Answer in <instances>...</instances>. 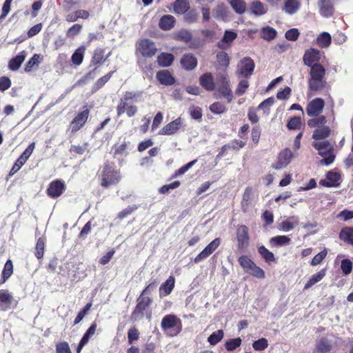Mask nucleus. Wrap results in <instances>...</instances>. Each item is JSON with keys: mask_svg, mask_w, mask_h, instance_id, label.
<instances>
[{"mask_svg": "<svg viewBox=\"0 0 353 353\" xmlns=\"http://www.w3.org/2000/svg\"><path fill=\"white\" fill-rule=\"evenodd\" d=\"M142 92H126L122 98L125 101L132 102H138L141 99Z\"/></svg>", "mask_w": 353, "mask_h": 353, "instance_id": "47", "label": "nucleus"}, {"mask_svg": "<svg viewBox=\"0 0 353 353\" xmlns=\"http://www.w3.org/2000/svg\"><path fill=\"white\" fill-rule=\"evenodd\" d=\"M89 115V110H85L79 112L70 123V128L72 132L78 131L86 122Z\"/></svg>", "mask_w": 353, "mask_h": 353, "instance_id": "16", "label": "nucleus"}, {"mask_svg": "<svg viewBox=\"0 0 353 353\" xmlns=\"http://www.w3.org/2000/svg\"><path fill=\"white\" fill-rule=\"evenodd\" d=\"M175 38L177 40L188 43L192 40V35L189 31L181 30L176 34Z\"/></svg>", "mask_w": 353, "mask_h": 353, "instance_id": "54", "label": "nucleus"}, {"mask_svg": "<svg viewBox=\"0 0 353 353\" xmlns=\"http://www.w3.org/2000/svg\"><path fill=\"white\" fill-rule=\"evenodd\" d=\"M319 7L322 15L329 17L332 14L333 8L330 0H319Z\"/></svg>", "mask_w": 353, "mask_h": 353, "instance_id": "35", "label": "nucleus"}, {"mask_svg": "<svg viewBox=\"0 0 353 353\" xmlns=\"http://www.w3.org/2000/svg\"><path fill=\"white\" fill-rule=\"evenodd\" d=\"M13 272V265L10 260H8L2 272V278L0 283H4Z\"/></svg>", "mask_w": 353, "mask_h": 353, "instance_id": "45", "label": "nucleus"}, {"mask_svg": "<svg viewBox=\"0 0 353 353\" xmlns=\"http://www.w3.org/2000/svg\"><path fill=\"white\" fill-rule=\"evenodd\" d=\"M250 11L255 16H262L267 13L268 8L262 2L256 0L250 4Z\"/></svg>", "mask_w": 353, "mask_h": 353, "instance_id": "25", "label": "nucleus"}, {"mask_svg": "<svg viewBox=\"0 0 353 353\" xmlns=\"http://www.w3.org/2000/svg\"><path fill=\"white\" fill-rule=\"evenodd\" d=\"M312 146L318 150L319 154L323 157L320 161L321 165H327L334 161L335 158L334 148L329 141H314L312 142Z\"/></svg>", "mask_w": 353, "mask_h": 353, "instance_id": "2", "label": "nucleus"}, {"mask_svg": "<svg viewBox=\"0 0 353 353\" xmlns=\"http://www.w3.org/2000/svg\"><path fill=\"white\" fill-rule=\"evenodd\" d=\"M341 268L345 275H348L352 270V263L349 259H343L341 261Z\"/></svg>", "mask_w": 353, "mask_h": 353, "instance_id": "62", "label": "nucleus"}, {"mask_svg": "<svg viewBox=\"0 0 353 353\" xmlns=\"http://www.w3.org/2000/svg\"><path fill=\"white\" fill-rule=\"evenodd\" d=\"M210 110L214 114H221L226 111V107L220 102H215L210 106Z\"/></svg>", "mask_w": 353, "mask_h": 353, "instance_id": "58", "label": "nucleus"}, {"mask_svg": "<svg viewBox=\"0 0 353 353\" xmlns=\"http://www.w3.org/2000/svg\"><path fill=\"white\" fill-rule=\"evenodd\" d=\"M339 238L353 246V228L345 227L343 228L339 233Z\"/></svg>", "mask_w": 353, "mask_h": 353, "instance_id": "31", "label": "nucleus"}, {"mask_svg": "<svg viewBox=\"0 0 353 353\" xmlns=\"http://www.w3.org/2000/svg\"><path fill=\"white\" fill-rule=\"evenodd\" d=\"M241 344V338L238 337L236 339H230L225 343V348L228 351H232L236 347H239Z\"/></svg>", "mask_w": 353, "mask_h": 353, "instance_id": "57", "label": "nucleus"}, {"mask_svg": "<svg viewBox=\"0 0 353 353\" xmlns=\"http://www.w3.org/2000/svg\"><path fill=\"white\" fill-rule=\"evenodd\" d=\"M65 183L61 180H56L50 183L48 190L47 194L52 198H57L65 190Z\"/></svg>", "mask_w": 353, "mask_h": 353, "instance_id": "17", "label": "nucleus"}, {"mask_svg": "<svg viewBox=\"0 0 353 353\" xmlns=\"http://www.w3.org/2000/svg\"><path fill=\"white\" fill-rule=\"evenodd\" d=\"M300 2L299 0H285L284 11L290 14H292L299 9Z\"/></svg>", "mask_w": 353, "mask_h": 353, "instance_id": "34", "label": "nucleus"}, {"mask_svg": "<svg viewBox=\"0 0 353 353\" xmlns=\"http://www.w3.org/2000/svg\"><path fill=\"white\" fill-rule=\"evenodd\" d=\"M175 279L170 276L159 288L160 296L169 295L174 288Z\"/></svg>", "mask_w": 353, "mask_h": 353, "instance_id": "23", "label": "nucleus"}, {"mask_svg": "<svg viewBox=\"0 0 353 353\" xmlns=\"http://www.w3.org/2000/svg\"><path fill=\"white\" fill-rule=\"evenodd\" d=\"M189 9L188 0H176L174 3V10L176 14H183Z\"/></svg>", "mask_w": 353, "mask_h": 353, "instance_id": "39", "label": "nucleus"}, {"mask_svg": "<svg viewBox=\"0 0 353 353\" xmlns=\"http://www.w3.org/2000/svg\"><path fill=\"white\" fill-rule=\"evenodd\" d=\"M325 70L321 64H315L310 68V78L308 81V86L311 90L316 91L325 87Z\"/></svg>", "mask_w": 353, "mask_h": 353, "instance_id": "1", "label": "nucleus"}, {"mask_svg": "<svg viewBox=\"0 0 353 353\" xmlns=\"http://www.w3.org/2000/svg\"><path fill=\"white\" fill-rule=\"evenodd\" d=\"M162 330L170 336L178 335L182 330V323L179 318L174 314L165 315L161 323Z\"/></svg>", "mask_w": 353, "mask_h": 353, "instance_id": "3", "label": "nucleus"}, {"mask_svg": "<svg viewBox=\"0 0 353 353\" xmlns=\"http://www.w3.org/2000/svg\"><path fill=\"white\" fill-rule=\"evenodd\" d=\"M85 51V48L83 46H81L75 50L71 57L72 62L74 65H79L82 63Z\"/></svg>", "mask_w": 353, "mask_h": 353, "instance_id": "37", "label": "nucleus"}, {"mask_svg": "<svg viewBox=\"0 0 353 353\" xmlns=\"http://www.w3.org/2000/svg\"><path fill=\"white\" fill-rule=\"evenodd\" d=\"M182 67L186 70H192L197 65V59L192 54L188 53L184 54L181 59Z\"/></svg>", "mask_w": 353, "mask_h": 353, "instance_id": "21", "label": "nucleus"}, {"mask_svg": "<svg viewBox=\"0 0 353 353\" xmlns=\"http://www.w3.org/2000/svg\"><path fill=\"white\" fill-rule=\"evenodd\" d=\"M13 301L12 295L7 290H0V307L3 310H8Z\"/></svg>", "mask_w": 353, "mask_h": 353, "instance_id": "24", "label": "nucleus"}, {"mask_svg": "<svg viewBox=\"0 0 353 353\" xmlns=\"http://www.w3.org/2000/svg\"><path fill=\"white\" fill-rule=\"evenodd\" d=\"M45 248V240L43 238H39L37 242L35 247V255L38 259H41L43 256Z\"/></svg>", "mask_w": 353, "mask_h": 353, "instance_id": "55", "label": "nucleus"}, {"mask_svg": "<svg viewBox=\"0 0 353 353\" xmlns=\"http://www.w3.org/2000/svg\"><path fill=\"white\" fill-rule=\"evenodd\" d=\"M137 302L138 303L137 306L132 314V318L134 319L143 317V311L148 307L151 300L148 297H142L141 295V296L138 299Z\"/></svg>", "mask_w": 353, "mask_h": 353, "instance_id": "15", "label": "nucleus"}, {"mask_svg": "<svg viewBox=\"0 0 353 353\" xmlns=\"http://www.w3.org/2000/svg\"><path fill=\"white\" fill-rule=\"evenodd\" d=\"M341 176L333 172H329L327 174L326 179L321 180L320 183L326 187H336L339 184Z\"/></svg>", "mask_w": 353, "mask_h": 353, "instance_id": "22", "label": "nucleus"}, {"mask_svg": "<svg viewBox=\"0 0 353 353\" xmlns=\"http://www.w3.org/2000/svg\"><path fill=\"white\" fill-rule=\"evenodd\" d=\"M259 253L268 263L274 261L275 258L274 254L266 249L263 245H261L258 249Z\"/></svg>", "mask_w": 353, "mask_h": 353, "instance_id": "48", "label": "nucleus"}, {"mask_svg": "<svg viewBox=\"0 0 353 353\" xmlns=\"http://www.w3.org/2000/svg\"><path fill=\"white\" fill-rule=\"evenodd\" d=\"M238 261L243 270L249 274L258 279L265 278L264 271L257 266L250 259L245 255H242L238 259Z\"/></svg>", "mask_w": 353, "mask_h": 353, "instance_id": "5", "label": "nucleus"}, {"mask_svg": "<svg viewBox=\"0 0 353 353\" xmlns=\"http://www.w3.org/2000/svg\"><path fill=\"white\" fill-rule=\"evenodd\" d=\"M252 199V190L249 188H246L243 196L241 201V208L243 212H247L250 205Z\"/></svg>", "mask_w": 353, "mask_h": 353, "instance_id": "38", "label": "nucleus"}, {"mask_svg": "<svg viewBox=\"0 0 353 353\" xmlns=\"http://www.w3.org/2000/svg\"><path fill=\"white\" fill-rule=\"evenodd\" d=\"M320 58L321 52L319 50L314 48H310L305 52L303 61L305 65L311 68L315 64H319L318 62Z\"/></svg>", "mask_w": 353, "mask_h": 353, "instance_id": "14", "label": "nucleus"}, {"mask_svg": "<svg viewBox=\"0 0 353 353\" xmlns=\"http://www.w3.org/2000/svg\"><path fill=\"white\" fill-rule=\"evenodd\" d=\"M292 158V152L289 148H285L279 153L277 162L272 166L276 170L285 168L290 164Z\"/></svg>", "mask_w": 353, "mask_h": 353, "instance_id": "11", "label": "nucleus"}, {"mask_svg": "<svg viewBox=\"0 0 353 353\" xmlns=\"http://www.w3.org/2000/svg\"><path fill=\"white\" fill-rule=\"evenodd\" d=\"M137 106L132 105L130 102L123 99H120V102L117 107V115L119 117L125 112L128 117H132L137 114Z\"/></svg>", "mask_w": 353, "mask_h": 353, "instance_id": "12", "label": "nucleus"}, {"mask_svg": "<svg viewBox=\"0 0 353 353\" xmlns=\"http://www.w3.org/2000/svg\"><path fill=\"white\" fill-rule=\"evenodd\" d=\"M200 84L207 90L212 91L214 89L215 84L211 73H205L200 77Z\"/></svg>", "mask_w": 353, "mask_h": 353, "instance_id": "27", "label": "nucleus"}, {"mask_svg": "<svg viewBox=\"0 0 353 353\" xmlns=\"http://www.w3.org/2000/svg\"><path fill=\"white\" fill-rule=\"evenodd\" d=\"M237 37V34L231 30H225L222 39L217 43V46L220 49H227Z\"/></svg>", "mask_w": 353, "mask_h": 353, "instance_id": "19", "label": "nucleus"}, {"mask_svg": "<svg viewBox=\"0 0 353 353\" xmlns=\"http://www.w3.org/2000/svg\"><path fill=\"white\" fill-rule=\"evenodd\" d=\"M276 36V30L269 26L262 28L261 31V37L265 40H272L274 39Z\"/></svg>", "mask_w": 353, "mask_h": 353, "instance_id": "46", "label": "nucleus"}, {"mask_svg": "<svg viewBox=\"0 0 353 353\" xmlns=\"http://www.w3.org/2000/svg\"><path fill=\"white\" fill-rule=\"evenodd\" d=\"M90 13L85 10H79L68 14L65 16V20L68 22H74L78 19H86L89 17Z\"/></svg>", "mask_w": 353, "mask_h": 353, "instance_id": "28", "label": "nucleus"}, {"mask_svg": "<svg viewBox=\"0 0 353 353\" xmlns=\"http://www.w3.org/2000/svg\"><path fill=\"white\" fill-rule=\"evenodd\" d=\"M332 38L329 33L324 32L316 39L317 45L321 48H327L331 43Z\"/></svg>", "mask_w": 353, "mask_h": 353, "instance_id": "41", "label": "nucleus"}, {"mask_svg": "<svg viewBox=\"0 0 353 353\" xmlns=\"http://www.w3.org/2000/svg\"><path fill=\"white\" fill-rule=\"evenodd\" d=\"M223 336H224L223 331L222 330H219L213 332L208 337V341L210 345H214L222 340V339L223 338Z\"/></svg>", "mask_w": 353, "mask_h": 353, "instance_id": "50", "label": "nucleus"}, {"mask_svg": "<svg viewBox=\"0 0 353 353\" xmlns=\"http://www.w3.org/2000/svg\"><path fill=\"white\" fill-rule=\"evenodd\" d=\"M157 79L163 85H170L174 83V79L168 70H161L157 72Z\"/></svg>", "mask_w": 353, "mask_h": 353, "instance_id": "26", "label": "nucleus"}, {"mask_svg": "<svg viewBox=\"0 0 353 353\" xmlns=\"http://www.w3.org/2000/svg\"><path fill=\"white\" fill-rule=\"evenodd\" d=\"M301 126V121L300 117H294L292 118L288 125L287 127L290 130H297L299 129Z\"/></svg>", "mask_w": 353, "mask_h": 353, "instance_id": "63", "label": "nucleus"}, {"mask_svg": "<svg viewBox=\"0 0 353 353\" xmlns=\"http://www.w3.org/2000/svg\"><path fill=\"white\" fill-rule=\"evenodd\" d=\"M175 23V19L172 15L163 16L159 21V27L163 30H169L173 28Z\"/></svg>", "mask_w": 353, "mask_h": 353, "instance_id": "32", "label": "nucleus"}, {"mask_svg": "<svg viewBox=\"0 0 353 353\" xmlns=\"http://www.w3.org/2000/svg\"><path fill=\"white\" fill-rule=\"evenodd\" d=\"M82 26L78 23L74 24L68 29L66 32V36L69 38H73L77 35L81 30Z\"/></svg>", "mask_w": 353, "mask_h": 353, "instance_id": "61", "label": "nucleus"}, {"mask_svg": "<svg viewBox=\"0 0 353 353\" xmlns=\"http://www.w3.org/2000/svg\"><path fill=\"white\" fill-rule=\"evenodd\" d=\"M236 74L243 77H248L252 74L254 69V63L250 57H244L237 65Z\"/></svg>", "mask_w": 353, "mask_h": 353, "instance_id": "8", "label": "nucleus"}, {"mask_svg": "<svg viewBox=\"0 0 353 353\" xmlns=\"http://www.w3.org/2000/svg\"><path fill=\"white\" fill-rule=\"evenodd\" d=\"M290 241V239L287 236H276L270 239V243L276 246H282L288 245Z\"/></svg>", "mask_w": 353, "mask_h": 353, "instance_id": "49", "label": "nucleus"}, {"mask_svg": "<svg viewBox=\"0 0 353 353\" xmlns=\"http://www.w3.org/2000/svg\"><path fill=\"white\" fill-rule=\"evenodd\" d=\"M222 83L218 88V91L230 103L233 100V94L230 87V83L225 75L222 76Z\"/></svg>", "mask_w": 353, "mask_h": 353, "instance_id": "18", "label": "nucleus"}, {"mask_svg": "<svg viewBox=\"0 0 353 353\" xmlns=\"http://www.w3.org/2000/svg\"><path fill=\"white\" fill-rule=\"evenodd\" d=\"M220 243L221 239L219 238L214 239L194 258V262L198 263L207 259L217 249Z\"/></svg>", "mask_w": 353, "mask_h": 353, "instance_id": "9", "label": "nucleus"}, {"mask_svg": "<svg viewBox=\"0 0 353 353\" xmlns=\"http://www.w3.org/2000/svg\"><path fill=\"white\" fill-rule=\"evenodd\" d=\"M42 58L40 54H34L32 57L26 63L25 66V71L28 72H30L33 68L37 67L40 62L41 61Z\"/></svg>", "mask_w": 353, "mask_h": 353, "instance_id": "43", "label": "nucleus"}, {"mask_svg": "<svg viewBox=\"0 0 353 353\" xmlns=\"http://www.w3.org/2000/svg\"><path fill=\"white\" fill-rule=\"evenodd\" d=\"M157 47L154 43L148 39H140L137 44V52L142 57L150 58L157 52Z\"/></svg>", "mask_w": 353, "mask_h": 353, "instance_id": "6", "label": "nucleus"}, {"mask_svg": "<svg viewBox=\"0 0 353 353\" xmlns=\"http://www.w3.org/2000/svg\"><path fill=\"white\" fill-rule=\"evenodd\" d=\"M325 275V270H321L319 272L313 274L307 281L304 286V290H307L312 287L314 284L319 282Z\"/></svg>", "mask_w": 353, "mask_h": 353, "instance_id": "36", "label": "nucleus"}, {"mask_svg": "<svg viewBox=\"0 0 353 353\" xmlns=\"http://www.w3.org/2000/svg\"><path fill=\"white\" fill-rule=\"evenodd\" d=\"M327 252L326 249H324L323 250H322L321 252H319V254H317L316 255H315L313 257V259L311 261V265L313 266H316V265L320 264L324 260V259L327 256Z\"/></svg>", "mask_w": 353, "mask_h": 353, "instance_id": "60", "label": "nucleus"}, {"mask_svg": "<svg viewBox=\"0 0 353 353\" xmlns=\"http://www.w3.org/2000/svg\"><path fill=\"white\" fill-rule=\"evenodd\" d=\"M330 134V128L327 126H323L322 128H318L314 130L312 138L315 141H323L325 138L328 137Z\"/></svg>", "mask_w": 353, "mask_h": 353, "instance_id": "30", "label": "nucleus"}, {"mask_svg": "<svg viewBox=\"0 0 353 353\" xmlns=\"http://www.w3.org/2000/svg\"><path fill=\"white\" fill-rule=\"evenodd\" d=\"M268 341L265 338L259 339L252 343L253 348L256 351H261L268 347Z\"/></svg>", "mask_w": 353, "mask_h": 353, "instance_id": "56", "label": "nucleus"}, {"mask_svg": "<svg viewBox=\"0 0 353 353\" xmlns=\"http://www.w3.org/2000/svg\"><path fill=\"white\" fill-rule=\"evenodd\" d=\"M35 148V143L33 142L30 143L28 147L25 150L23 154L19 157V162L25 163L32 154Z\"/></svg>", "mask_w": 353, "mask_h": 353, "instance_id": "53", "label": "nucleus"}, {"mask_svg": "<svg viewBox=\"0 0 353 353\" xmlns=\"http://www.w3.org/2000/svg\"><path fill=\"white\" fill-rule=\"evenodd\" d=\"M324 105L325 102L322 99H314L307 104L306 112L310 117L317 116L322 112Z\"/></svg>", "mask_w": 353, "mask_h": 353, "instance_id": "13", "label": "nucleus"}, {"mask_svg": "<svg viewBox=\"0 0 353 353\" xmlns=\"http://www.w3.org/2000/svg\"><path fill=\"white\" fill-rule=\"evenodd\" d=\"M57 353H72L69 345L66 342H62L56 346Z\"/></svg>", "mask_w": 353, "mask_h": 353, "instance_id": "64", "label": "nucleus"}, {"mask_svg": "<svg viewBox=\"0 0 353 353\" xmlns=\"http://www.w3.org/2000/svg\"><path fill=\"white\" fill-rule=\"evenodd\" d=\"M112 72L105 74V76L102 77L101 78L99 79L97 81L94 83L93 86V90L96 91L101 88L105 83H107L109 79H110Z\"/></svg>", "mask_w": 353, "mask_h": 353, "instance_id": "59", "label": "nucleus"}, {"mask_svg": "<svg viewBox=\"0 0 353 353\" xmlns=\"http://www.w3.org/2000/svg\"><path fill=\"white\" fill-rule=\"evenodd\" d=\"M213 15L216 19L225 20L228 17V8L223 5H218L213 10Z\"/></svg>", "mask_w": 353, "mask_h": 353, "instance_id": "44", "label": "nucleus"}, {"mask_svg": "<svg viewBox=\"0 0 353 353\" xmlns=\"http://www.w3.org/2000/svg\"><path fill=\"white\" fill-rule=\"evenodd\" d=\"M216 59L219 64L221 66L227 68L230 64V57L225 52H219L216 54Z\"/></svg>", "mask_w": 353, "mask_h": 353, "instance_id": "52", "label": "nucleus"}, {"mask_svg": "<svg viewBox=\"0 0 353 353\" xmlns=\"http://www.w3.org/2000/svg\"><path fill=\"white\" fill-rule=\"evenodd\" d=\"M174 60V57L172 54L161 53L157 57L159 64L163 67H168L170 65Z\"/></svg>", "mask_w": 353, "mask_h": 353, "instance_id": "42", "label": "nucleus"}, {"mask_svg": "<svg viewBox=\"0 0 353 353\" xmlns=\"http://www.w3.org/2000/svg\"><path fill=\"white\" fill-rule=\"evenodd\" d=\"M237 249L240 251L245 250L250 242L248 228L245 225H241L236 229Z\"/></svg>", "mask_w": 353, "mask_h": 353, "instance_id": "7", "label": "nucleus"}, {"mask_svg": "<svg viewBox=\"0 0 353 353\" xmlns=\"http://www.w3.org/2000/svg\"><path fill=\"white\" fill-rule=\"evenodd\" d=\"M26 57V53L25 51L21 52L17 56L14 58L12 59L8 63V67L11 70L16 71L17 70L21 63L24 61Z\"/></svg>", "mask_w": 353, "mask_h": 353, "instance_id": "29", "label": "nucleus"}, {"mask_svg": "<svg viewBox=\"0 0 353 353\" xmlns=\"http://www.w3.org/2000/svg\"><path fill=\"white\" fill-rule=\"evenodd\" d=\"M231 7L239 14H243L246 10V3L244 0H229Z\"/></svg>", "mask_w": 353, "mask_h": 353, "instance_id": "40", "label": "nucleus"}, {"mask_svg": "<svg viewBox=\"0 0 353 353\" xmlns=\"http://www.w3.org/2000/svg\"><path fill=\"white\" fill-rule=\"evenodd\" d=\"M299 223L298 216H292L288 217L286 220L282 221L279 225L278 229L281 231L288 232L293 230Z\"/></svg>", "mask_w": 353, "mask_h": 353, "instance_id": "20", "label": "nucleus"}, {"mask_svg": "<svg viewBox=\"0 0 353 353\" xmlns=\"http://www.w3.org/2000/svg\"><path fill=\"white\" fill-rule=\"evenodd\" d=\"M100 176L101 185L103 188L117 184L121 179L120 171L110 164L105 165Z\"/></svg>", "mask_w": 353, "mask_h": 353, "instance_id": "4", "label": "nucleus"}, {"mask_svg": "<svg viewBox=\"0 0 353 353\" xmlns=\"http://www.w3.org/2000/svg\"><path fill=\"white\" fill-rule=\"evenodd\" d=\"M183 125V119L181 117H178L174 121L165 125L159 132L160 135H172L176 134Z\"/></svg>", "mask_w": 353, "mask_h": 353, "instance_id": "10", "label": "nucleus"}, {"mask_svg": "<svg viewBox=\"0 0 353 353\" xmlns=\"http://www.w3.org/2000/svg\"><path fill=\"white\" fill-rule=\"evenodd\" d=\"M331 349V345L327 339H322L319 340L316 345V350L319 352H328Z\"/></svg>", "mask_w": 353, "mask_h": 353, "instance_id": "51", "label": "nucleus"}, {"mask_svg": "<svg viewBox=\"0 0 353 353\" xmlns=\"http://www.w3.org/2000/svg\"><path fill=\"white\" fill-rule=\"evenodd\" d=\"M110 55V52H109L105 57V50L102 48H97L94 51L93 57L92 58L91 63L94 65L103 63L104 61H105L109 56Z\"/></svg>", "mask_w": 353, "mask_h": 353, "instance_id": "33", "label": "nucleus"}]
</instances>
